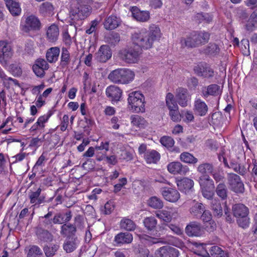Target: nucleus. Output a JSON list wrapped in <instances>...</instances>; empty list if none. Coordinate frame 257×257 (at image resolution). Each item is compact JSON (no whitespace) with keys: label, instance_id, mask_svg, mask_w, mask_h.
<instances>
[{"label":"nucleus","instance_id":"obj_1","mask_svg":"<svg viewBox=\"0 0 257 257\" xmlns=\"http://www.w3.org/2000/svg\"><path fill=\"white\" fill-rule=\"evenodd\" d=\"M161 33L160 28L155 25L150 26L148 31L142 30L132 35L133 44L139 49H149L153 47L154 42L160 38Z\"/></svg>","mask_w":257,"mask_h":257},{"label":"nucleus","instance_id":"obj_2","mask_svg":"<svg viewBox=\"0 0 257 257\" xmlns=\"http://www.w3.org/2000/svg\"><path fill=\"white\" fill-rule=\"evenodd\" d=\"M209 39L210 34L208 32L204 31H193L186 37H182L180 44L182 48H196L208 43Z\"/></svg>","mask_w":257,"mask_h":257},{"label":"nucleus","instance_id":"obj_3","mask_svg":"<svg viewBox=\"0 0 257 257\" xmlns=\"http://www.w3.org/2000/svg\"><path fill=\"white\" fill-rule=\"evenodd\" d=\"M232 211L240 227L246 228L249 226L250 219L248 216L249 209L247 207L242 203L235 204L232 207Z\"/></svg>","mask_w":257,"mask_h":257},{"label":"nucleus","instance_id":"obj_4","mask_svg":"<svg viewBox=\"0 0 257 257\" xmlns=\"http://www.w3.org/2000/svg\"><path fill=\"white\" fill-rule=\"evenodd\" d=\"M90 14L89 7L86 4V2L77 0L73 4L70 11V17L72 20L79 21L86 19Z\"/></svg>","mask_w":257,"mask_h":257},{"label":"nucleus","instance_id":"obj_5","mask_svg":"<svg viewBox=\"0 0 257 257\" xmlns=\"http://www.w3.org/2000/svg\"><path fill=\"white\" fill-rule=\"evenodd\" d=\"M135 76L134 72L127 69H118L112 71L108 75L110 81L116 83L126 84L132 81Z\"/></svg>","mask_w":257,"mask_h":257},{"label":"nucleus","instance_id":"obj_6","mask_svg":"<svg viewBox=\"0 0 257 257\" xmlns=\"http://www.w3.org/2000/svg\"><path fill=\"white\" fill-rule=\"evenodd\" d=\"M127 101L131 109L136 112H145V98L139 91H133L128 94Z\"/></svg>","mask_w":257,"mask_h":257},{"label":"nucleus","instance_id":"obj_7","mask_svg":"<svg viewBox=\"0 0 257 257\" xmlns=\"http://www.w3.org/2000/svg\"><path fill=\"white\" fill-rule=\"evenodd\" d=\"M199 183L203 197L208 200L213 199L214 185L213 180L209 176H205L200 179Z\"/></svg>","mask_w":257,"mask_h":257},{"label":"nucleus","instance_id":"obj_8","mask_svg":"<svg viewBox=\"0 0 257 257\" xmlns=\"http://www.w3.org/2000/svg\"><path fill=\"white\" fill-rule=\"evenodd\" d=\"M74 224H64L61 227V234L67 236L74 235L76 232V227L80 229L83 228L82 218L80 215H77L74 218Z\"/></svg>","mask_w":257,"mask_h":257},{"label":"nucleus","instance_id":"obj_9","mask_svg":"<svg viewBox=\"0 0 257 257\" xmlns=\"http://www.w3.org/2000/svg\"><path fill=\"white\" fill-rule=\"evenodd\" d=\"M11 44L7 41H0V63L6 65L13 55Z\"/></svg>","mask_w":257,"mask_h":257},{"label":"nucleus","instance_id":"obj_10","mask_svg":"<svg viewBox=\"0 0 257 257\" xmlns=\"http://www.w3.org/2000/svg\"><path fill=\"white\" fill-rule=\"evenodd\" d=\"M227 180L231 190L236 193L244 192V184L238 175L234 173H229L227 175Z\"/></svg>","mask_w":257,"mask_h":257},{"label":"nucleus","instance_id":"obj_11","mask_svg":"<svg viewBox=\"0 0 257 257\" xmlns=\"http://www.w3.org/2000/svg\"><path fill=\"white\" fill-rule=\"evenodd\" d=\"M139 55V48L136 49L132 47L124 49L119 52L120 58L127 63H136L138 60Z\"/></svg>","mask_w":257,"mask_h":257},{"label":"nucleus","instance_id":"obj_12","mask_svg":"<svg viewBox=\"0 0 257 257\" xmlns=\"http://www.w3.org/2000/svg\"><path fill=\"white\" fill-rule=\"evenodd\" d=\"M41 28V23L35 16H28L25 21V24L22 26L23 31L28 33L31 31H38Z\"/></svg>","mask_w":257,"mask_h":257},{"label":"nucleus","instance_id":"obj_13","mask_svg":"<svg viewBox=\"0 0 257 257\" xmlns=\"http://www.w3.org/2000/svg\"><path fill=\"white\" fill-rule=\"evenodd\" d=\"M175 97L178 104L182 107L187 106L191 99L187 89L182 87L176 90Z\"/></svg>","mask_w":257,"mask_h":257},{"label":"nucleus","instance_id":"obj_14","mask_svg":"<svg viewBox=\"0 0 257 257\" xmlns=\"http://www.w3.org/2000/svg\"><path fill=\"white\" fill-rule=\"evenodd\" d=\"M195 73L198 76L205 78H210L214 76L213 70L206 64H201L194 68Z\"/></svg>","mask_w":257,"mask_h":257},{"label":"nucleus","instance_id":"obj_15","mask_svg":"<svg viewBox=\"0 0 257 257\" xmlns=\"http://www.w3.org/2000/svg\"><path fill=\"white\" fill-rule=\"evenodd\" d=\"M168 171L174 175H185L189 171L187 166L183 165L179 162H172L167 166Z\"/></svg>","mask_w":257,"mask_h":257},{"label":"nucleus","instance_id":"obj_16","mask_svg":"<svg viewBox=\"0 0 257 257\" xmlns=\"http://www.w3.org/2000/svg\"><path fill=\"white\" fill-rule=\"evenodd\" d=\"M122 90L115 85H110L106 89L105 93L107 97L112 102H116L120 100L122 95Z\"/></svg>","mask_w":257,"mask_h":257},{"label":"nucleus","instance_id":"obj_17","mask_svg":"<svg viewBox=\"0 0 257 257\" xmlns=\"http://www.w3.org/2000/svg\"><path fill=\"white\" fill-rule=\"evenodd\" d=\"M112 56L109 47L107 45L101 46L98 51L95 54L96 59L100 62H105Z\"/></svg>","mask_w":257,"mask_h":257},{"label":"nucleus","instance_id":"obj_18","mask_svg":"<svg viewBox=\"0 0 257 257\" xmlns=\"http://www.w3.org/2000/svg\"><path fill=\"white\" fill-rule=\"evenodd\" d=\"M162 194L166 200L171 202H176L180 197L179 192L171 188H163L162 190Z\"/></svg>","mask_w":257,"mask_h":257},{"label":"nucleus","instance_id":"obj_19","mask_svg":"<svg viewBox=\"0 0 257 257\" xmlns=\"http://www.w3.org/2000/svg\"><path fill=\"white\" fill-rule=\"evenodd\" d=\"M208 110L206 103L200 98L196 99L194 102L193 111L196 115L205 116Z\"/></svg>","mask_w":257,"mask_h":257},{"label":"nucleus","instance_id":"obj_20","mask_svg":"<svg viewBox=\"0 0 257 257\" xmlns=\"http://www.w3.org/2000/svg\"><path fill=\"white\" fill-rule=\"evenodd\" d=\"M185 232L189 236H199L202 234V230L199 223L193 221L189 223L185 228Z\"/></svg>","mask_w":257,"mask_h":257},{"label":"nucleus","instance_id":"obj_21","mask_svg":"<svg viewBox=\"0 0 257 257\" xmlns=\"http://www.w3.org/2000/svg\"><path fill=\"white\" fill-rule=\"evenodd\" d=\"M133 237L131 233L128 232H120L116 234L114 239V242L116 246H120L123 244H128L132 242Z\"/></svg>","mask_w":257,"mask_h":257},{"label":"nucleus","instance_id":"obj_22","mask_svg":"<svg viewBox=\"0 0 257 257\" xmlns=\"http://www.w3.org/2000/svg\"><path fill=\"white\" fill-rule=\"evenodd\" d=\"M120 23V20L119 18L114 15H111L105 19L103 25L106 30H112L116 28Z\"/></svg>","mask_w":257,"mask_h":257},{"label":"nucleus","instance_id":"obj_23","mask_svg":"<svg viewBox=\"0 0 257 257\" xmlns=\"http://www.w3.org/2000/svg\"><path fill=\"white\" fill-rule=\"evenodd\" d=\"M221 92V88L216 84H210L202 90V95L205 97H207L209 95L217 96L220 95Z\"/></svg>","mask_w":257,"mask_h":257},{"label":"nucleus","instance_id":"obj_24","mask_svg":"<svg viewBox=\"0 0 257 257\" xmlns=\"http://www.w3.org/2000/svg\"><path fill=\"white\" fill-rule=\"evenodd\" d=\"M41 191V188L39 187L36 191H31L29 192V198L31 204H33L34 205H39L44 202L45 197L40 195Z\"/></svg>","mask_w":257,"mask_h":257},{"label":"nucleus","instance_id":"obj_25","mask_svg":"<svg viewBox=\"0 0 257 257\" xmlns=\"http://www.w3.org/2000/svg\"><path fill=\"white\" fill-rule=\"evenodd\" d=\"M177 185L181 191L186 193L193 187L194 182L190 179L184 178L180 180L177 181Z\"/></svg>","mask_w":257,"mask_h":257},{"label":"nucleus","instance_id":"obj_26","mask_svg":"<svg viewBox=\"0 0 257 257\" xmlns=\"http://www.w3.org/2000/svg\"><path fill=\"white\" fill-rule=\"evenodd\" d=\"M159 255L161 257H178L179 251L175 248L165 246L160 248Z\"/></svg>","mask_w":257,"mask_h":257},{"label":"nucleus","instance_id":"obj_27","mask_svg":"<svg viewBox=\"0 0 257 257\" xmlns=\"http://www.w3.org/2000/svg\"><path fill=\"white\" fill-rule=\"evenodd\" d=\"M6 5L10 13L13 16H18L20 15L21 9L18 2L15 0H6Z\"/></svg>","mask_w":257,"mask_h":257},{"label":"nucleus","instance_id":"obj_28","mask_svg":"<svg viewBox=\"0 0 257 257\" xmlns=\"http://www.w3.org/2000/svg\"><path fill=\"white\" fill-rule=\"evenodd\" d=\"M132 13L133 17L138 21L146 22L150 19L148 11H141L137 8H133Z\"/></svg>","mask_w":257,"mask_h":257},{"label":"nucleus","instance_id":"obj_29","mask_svg":"<svg viewBox=\"0 0 257 257\" xmlns=\"http://www.w3.org/2000/svg\"><path fill=\"white\" fill-rule=\"evenodd\" d=\"M60 52V49L57 47L49 48L46 55L47 61L51 63L56 62L58 59Z\"/></svg>","mask_w":257,"mask_h":257},{"label":"nucleus","instance_id":"obj_30","mask_svg":"<svg viewBox=\"0 0 257 257\" xmlns=\"http://www.w3.org/2000/svg\"><path fill=\"white\" fill-rule=\"evenodd\" d=\"M36 233L38 238L44 242H51L53 240V235L48 230L42 227L37 228Z\"/></svg>","mask_w":257,"mask_h":257},{"label":"nucleus","instance_id":"obj_31","mask_svg":"<svg viewBox=\"0 0 257 257\" xmlns=\"http://www.w3.org/2000/svg\"><path fill=\"white\" fill-rule=\"evenodd\" d=\"M77 242L78 240L76 237H69L64 243L63 249L66 252H72L76 248Z\"/></svg>","mask_w":257,"mask_h":257},{"label":"nucleus","instance_id":"obj_32","mask_svg":"<svg viewBox=\"0 0 257 257\" xmlns=\"http://www.w3.org/2000/svg\"><path fill=\"white\" fill-rule=\"evenodd\" d=\"M132 124L137 127L144 128L148 125V122L145 119L139 115L135 114L131 116Z\"/></svg>","mask_w":257,"mask_h":257},{"label":"nucleus","instance_id":"obj_33","mask_svg":"<svg viewBox=\"0 0 257 257\" xmlns=\"http://www.w3.org/2000/svg\"><path fill=\"white\" fill-rule=\"evenodd\" d=\"M214 169V166L211 163H205L199 165L197 167V171L203 175L200 179L205 176H209L208 174H211Z\"/></svg>","mask_w":257,"mask_h":257},{"label":"nucleus","instance_id":"obj_34","mask_svg":"<svg viewBox=\"0 0 257 257\" xmlns=\"http://www.w3.org/2000/svg\"><path fill=\"white\" fill-rule=\"evenodd\" d=\"M144 158L147 163H156L160 159V154L155 150L148 151Z\"/></svg>","mask_w":257,"mask_h":257},{"label":"nucleus","instance_id":"obj_35","mask_svg":"<svg viewBox=\"0 0 257 257\" xmlns=\"http://www.w3.org/2000/svg\"><path fill=\"white\" fill-rule=\"evenodd\" d=\"M119 227L122 230L133 231L135 229L136 225L132 220L124 217L120 222Z\"/></svg>","mask_w":257,"mask_h":257},{"label":"nucleus","instance_id":"obj_36","mask_svg":"<svg viewBox=\"0 0 257 257\" xmlns=\"http://www.w3.org/2000/svg\"><path fill=\"white\" fill-rule=\"evenodd\" d=\"M47 36L50 42H55L59 36V29L58 27L55 25H51L47 30Z\"/></svg>","mask_w":257,"mask_h":257},{"label":"nucleus","instance_id":"obj_37","mask_svg":"<svg viewBox=\"0 0 257 257\" xmlns=\"http://www.w3.org/2000/svg\"><path fill=\"white\" fill-rule=\"evenodd\" d=\"M173 215V213L166 210H159L156 212V216L167 223L171 221Z\"/></svg>","mask_w":257,"mask_h":257},{"label":"nucleus","instance_id":"obj_38","mask_svg":"<svg viewBox=\"0 0 257 257\" xmlns=\"http://www.w3.org/2000/svg\"><path fill=\"white\" fill-rule=\"evenodd\" d=\"M216 193L222 200H225L228 196V189L224 183H220L216 188Z\"/></svg>","mask_w":257,"mask_h":257},{"label":"nucleus","instance_id":"obj_39","mask_svg":"<svg viewBox=\"0 0 257 257\" xmlns=\"http://www.w3.org/2000/svg\"><path fill=\"white\" fill-rule=\"evenodd\" d=\"M211 207L215 216L221 217L222 215V208L219 200L217 199H212Z\"/></svg>","mask_w":257,"mask_h":257},{"label":"nucleus","instance_id":"obj_40","mask_svg":"<svg viewBox=\"0 0 257 257\" xmlns=\"http://www.w3.org/2000/svg\"><path fill=\"white\" fill-rule=\"evenodd\" d=\"M180 159L185 163L195 164L197 163L198 159L188 152H183L180 155Z\"/></svg>","mask_w":257,"mask_h":257},{"label":"nucleus","instance_id":"obj_41","mask_svg":"<svg viewBox=\"0 0 257 257\" xmlns=\"http://www.w3.org/2000/svg\"><path fill=\"white\" fill-rule=\"evenodd\" d=\"M205 207L201 203L193 202V204L190 209L192 215L196 216H200L204 210Z\"/></svg>","mask_w":257,"mask_h":257},{"label":"nucleus","instance_id":"obj_42","mask_svg":"<svg viewBox=\"0 0 257 257\" xmlns=\"http://www.w3.org/2000/svg\"><path fill=\"white\" fill-rule=\"evenodd\" d=\"M210 257H227V253L218 246H213L209 249Z\"/></svg>","mask_w":257,"mask_h":257},{"label":"nucleus","instance_id":"obj_43","mask_svg":"<svg viewBox=\"0 0 257 257\" xmlns=\"http://www.w3.org/2000/svg\"><path fill=\"white\" fill-rule=\"evenodd\" d=\"M70 62V53L68 50L64 47L62 49V52L61 55V62L60 65L63 67L67 66Z\"/></svg>","mask_w":257,"mask_h":257},{"label":"nucleus","instance_id":"obj_44","mask_svg":"<svg viewBox=\"0 0 257 257\" xmlns=\"http://www.w3.org/2000/svg\"><path fill=\"white\" fill-rule=\"evenodd\" d=\"M52 90V88H48L42 94L39 95L36 101V105L38 107H41L45 104V101L43 100V98H47Z\"/></svg>","mask_w":257,"mask_h":257},{"label":"nucleus","instance_id":"obj_45","mask_svg":"<svg viewBox=\"0 0 257 257\" xmlns=\"http://www.w3.org/2000/svg\"><path fill=\"white\" fill-rule=\"evenodd\" d=\"M143 223L148 230H152L155 228L157 224V220L154 217H148L144 219Z\"/></svg>","mask_w":257,"mask_h":257},{"label":"nucleus","instance_id":"obj_46","mask_svg":"<svg viewBox=\"0 0 257 257\" xmlns=\"http://www.w3.org/2000/svg\"><path fill=\"white\" fill-rule=\"evenodd\" d=\"M27 257H44V256L39 247L33 245L29 249Z\"/></svg>","mask_w":257,"mask_h":257},{"label":"nucleus","instance_id":"obj_47","mask_svg":"<svg viewBox=\"0 0 257 257\" xmlns=\"http://www.w3.org/2000/svg\"><path fill=\"white\" fill-rule=\"evenodd\" d=\"M148 204L150 206L155 209H161L163 206V201L157 197H152L148 201Z\"/></svg>","mask_w":257,"mask_h":257},{"label":"nucleus","instance_id":"obj_48","mask_svg":"<svg viewBox=\"0 0 257 257\" xmlns=\"http://www.w3.org/2000/svg\"><path fill=\"white\" fill-rule=\"evenodd\" d=\"M220 48L216 44L209 43L205 49V53L208 55L215 56L219 54Z\"/></svg>","mask_w":257,"mask_h":257},{"label":"nucleus","instance_id":"obj_49","mask_svg":"<svg viewBox=\"0 0 257 257\" xmlns=\"http://www.w3.org/2000/svg\"><path fill=\"white\" fill-rule=\"evenodd\" d=\"M142 239L143 240L145 243L149 245L158 243H164L163 239L162 238H155L150 236L149 235H144L142 236Z\"/></svg>","mask_w":257,"mask_h":257},{"label":"nucleus","instance_id":"obj_50","mask_svg":"<svg viewBox=\"0 0 257 257\" xmlns=\"http://www.w3.org/2000/svg\"><path fill=\"white\" fill-rule=\"evenodd\" d=\"M166 103L169 110L177 108V104L174 100V96L171 93H168L166 96Z\"/></svg>","mask_w":257,"mask_h":257},{"label":"nucleus","instance_id":"obj_51","mask_svg":"<svg viewBox=\"0 0 257 257\" xmlns=\"http://www.w3.org/2000/svg\"><path fill=\"white\" fill-rule=\"evenodd\" d=\"M59 248V246L58 244H55L52 245V246L45 245L44 247L43 250L47 257H52L55 255Z\"/></svg>","mask_w":257,"mask_h":257},{"label":"nucleus","instance_id":"obj_52","mask_svg":"<svg viewBox=\"0 0 257 257\" xmlns=\"http://www.w3.org/2000/svg\"><path fill=\"white\" fill-rule=\"evenodd\" d=\"M161 144L166 147L167 149H172L173 147L175 142L170 137L164 136L160 139Z\"/></svg>","mask_w":257,"mask_h":257},{"label":"nucleus","instance_id":"obj_53","mask_svg":"<svg viewBox=\"0 0 257 257\" xmlns=\"http://www.w3.org/2000/svg\"><path fill=\"white\" fill-rule=\"evenodd\" d=\"M169 115L173 121L177 122L181 120V114L179 111V108H173L169 110Z\"/></svg>","mask_w":257,"mask_h":257},{"label":"nucleus","instance_id":"obj_54","mask_svg":"<svg viewBox=\"0 0 257 257\" xmlns=\"http://www.w3.org/2000/svg\"><path fill=\"white\" fill-rule=\"evenodd\" d=\"M103 159H105L107 163L112 165H115L117 163L116 157L114 155H112L110 156H102L101 158H97V160L99 161H100Z\"/></svg>","mask_w":257,"mask_h":257},{"label":"nucleus","instance_id":"obj_55","mask_svg":"<svg viewBox=\"0 0 257 257\" xmlns=\"http://www.w3.org/2000/svg\"><path fill=\"white\" fill-rule=\"evenodd\" d=\"M211 174H212L213 179L216 182L223 181L224 179L223 173L219 170L214 169Z\"/></svg>","mask_w":257,"mask_h":257},{"label":"nucleus","instance_id":"obj_56","mask_svg":"<svg viewBox=\"0 0 257 257\" xmlns=\"http://www.w3.org/2000/svg\"><path fill=\"white\" fill-rule=\"evenodd\" d=\"M107 41L111 45H115L120 41V37L118 33H112L107 38Z\"/></svg>","mask_w":257,"mask_h":257},{"label":"nucleus","instance_id":"obj_57","mask_svg":"<svg viewBox=\"0 0 257 257\" xmlns=\"http://www.w3.org/2000/svg\"><path fill=\"white\" fill-rule=\"evenodd\" d=\"M39 67L42 69L47 70L49 68V64L44 59L39 58L36 60L34 64Z\"/></svg>","mask_w":257,"mask_h":257},{"label":"nucleus","instance_id":"obj_58","mask_svg":"<svg viewBox=\"0 0 257 257\" xmlns=\"http://www.w3.org/2000/svg\"><path fill=\"white\" fill-rule=\"evenodd\" d=\"M33 70L37 77L40 78H43L44 77L45 74V71L46 70L42 69V68H41L36 65H33Z\"/></svg>","mask_w":257,"mask_h":257},{"label":"nucleus","instance_id":"obj_59","mask_svg":"<svg viewBox=\"0 0 257 257\" xmlns=\"http://www.w3.org/2000/svg\"><path fill=\"white\" fill-rule=\"evenodd\" d=\"M201 214V219L205 223L208 222L209 221L213 220L212 219V214H211L209 211L205 210L204 209V210L203 211Z\"/></svg>","mask_w":257,"mask_h":257},{"label":"nucleus","instance_id":"obj_60","mask_svg":"<svg viewBox=\"0 0 257 257\" xmlns=\"http://www.w3.org/2000/svg\"><path fill=\"white\" fill-rule=\"evenodd\" d=\"M45 135L43 136L42 138H39L38 137L34 138L30 142V147H39L41 143L44 141Z\"/></svg>","mask_w":257,"mask_h":257},{"label":"nucleus","instance_id":"obj_61","mask_svg":"<svg viewBox=\"0 0 257 257\" xmlns=\"http://www.w3.org/2000/svg\"><path fill=\"white\" fill-rule=\"evenodd\" d=\"M53 222L54 224H62L64 222V217L62 213H58L55 214L53 217Z\"/></svg>","mask_w":257,"mask_h":257},{"label":"nucleus","instance_id":"obj_62","mask_svg":"<svg viewBox=\"0 0 257 257\" xmlns=\"http://www.w3.org/2000/svg\"><path fill=\"white\" fill-rule=\"evenodd\" d=\"M149 6L153 9H160L163 5L162 0H148Z\"/></svg>","mask_w":257,"mask_h":257},{"label":"nucleus","instance_id":"obj_63","mask_svg":"<svg viewBox=\"0 0 257 257\" xmlns=\"http://www.w3.org/2000/svg\"><path fill=\"white\" fill-rule=\"evenodd\" d=\"M112 128L114 130H118L120 126V120L117 116H113L110 121Z\"/></svg>","mask_w":257,"mask_h":257},{"label":"nucleus","instance_id":"obj_64","mask_svg":"<svg viewBox=\"0 0 257 257\" xmlns=\"http://www.w3.org/2000/svg\"><path fill=\"white\" fill-rule=\"evenodd\" d=\"M253 168L251 171V175L253 179V181L257 183V163L255 160H253Z\"/></svg>","mask_w":257,"mask_h":257}]
</instances>
